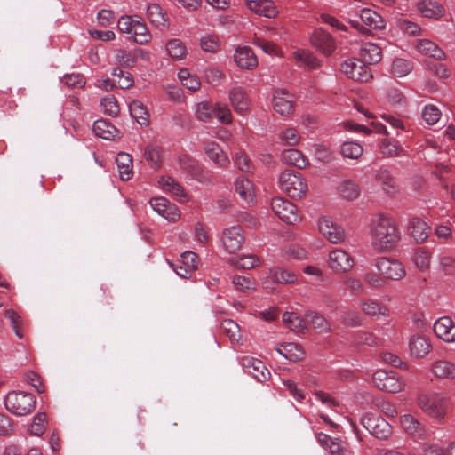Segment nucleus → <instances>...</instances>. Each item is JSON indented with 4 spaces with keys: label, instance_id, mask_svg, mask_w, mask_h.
Here are the masks:
<instances>
[{
    "label": "nucleus",
    "instance_id": "f03ea898",
    "mask_svg": "<svg viewBox=\"0 0 455 455\" xmlns=\"http://www.w3.org/2000/svg\"><path fill=\"white\" fill-rule=\"evenodd\" d=\"M280 188L291 198L300 199L307 192V184L299 172L283 171L279 176Z\"/></svg>",
    "mask_w": 455,
    "mask_h": 455
},
{
    "label": "nucleus",
    "instance_id": "69168bd1",
    "mask_svg": "<svg viewBox=\"0 0 455 455\" xmlns=\"http://www.w3.org/2000/svg\"><path fill=\"white\" fill-rule=\"evenodd\" d=\"M396 27L401 31L410 36H418L421 32L420 27L417 23L406 19H398L396 20Z\"/></svg>",
    "mask_w": 455,
    "mask_h": 455
},
{
    "label": "nucleus",
    "instance_id": "c85d7f7f",
    "mask_svg": "<svg viewBox=\"0 0 455 455\" xmlns=\"http://www.w3.org/2000/svg\"><path fill=\"white\" fill-rule=\"evenodd\" d=\"M131 116L140 126L149 124V113L146 106L140 100H132L129 104Z\"/></svg>",
    "mask_w": 455,
    "mask_h": 455
},
{
    "label": "nucleus",
    "instance_id": "423d86ee",
    "mask_svg": "<svg viewBox=\"0 0 455 455\" xmlns=\"http://www.w3.org/2000/svg\"><path fill=\"white\" fill-rule=\"evenodd\" d=\"M361 424L378 439L385 440L392 433L390 424L383 418L373 413L367 412L363 414L361 417Z\"/></svg>",
    "mask_w": 455,
    "mask_h": 455
},
{
    "label": "nucleus",
    "instance_id": "6e6552de",
    "mask_svg": "<svg viewBox=\"0 0 455 455\" xmlns=\"http://www.w3.org/2000/svg\"><path fill=\"white\" fill-rule=\"evenodd\" d=\"M271 206L275 215L283 222L295 225L300 221L296 205L290 201L276 197L272 200Z\"/></svg>",
    "mask_w": 455,
    "mask_h": 455
},
{
    "label": "nucleus",
    "instance_id": "39448f33",
    "mask_svg": "<svg viewBox=\"0 0 455 455\" xmlns=\"http://www.w3.org/2000/svg\"><path fill=\"white\" fill-rule=\"evenodd\" d=\"M373 265L384 279L399 281L406 275V269L403 263L395 259L379 257L374 260Z\"/></svg>",
    "mask_w": 455,
    "mask_h": 455
},
{
    "label": "nucleus",
    "instance_id": "774afa93",
    "mask_svg": "<svg viewBox=\"0 0 455 455\" xmlns=\"http://www.w3.org/2000/svg\"><path fill=\"white\" fill-rule=\"evenodd\" d=\"M249 374L259 382L267 380L270 375L264 363L259 359L255 362L253 367L249 370Z\"/></svg>",
    "mask_w": 455,
    "mask_h": 455
},
{
    "label": "nucleus",
    "instance_id": "49530a36",
    "mask_svg": "<svg viewBox=\"0 0 455 455\" xmlns=\"http://www.w3.org/2000/svg\"><path fill=\"white\" fill-rule=\"evenodd\" d=\"M363 152V147L356 142H344L340 147V153L346 158L358 159Z\"/></svg>",
    "mask_w": 455,
    "mask_h": 455
},
{
    "label": "nucleus",
    "instance_id": "f257e3e1",
    "mask_svg": "<svg viewBox=\"0 0 455 455\" xmlns=\"http://www.w3.org/2000/svg\"><path fill=\"white\" fill-rule=\"evenodd\" d=\"M369 235L372 250L379 253L393 251L401 240V232L395 220L383 213L371 220Z\"/></svg>",
    "mask_w": 455,
    "mask_h": 455
},
{
    "label": "nucleus",
    "instance_id": "72a5a7b5",
    "mask_svg": "<svg viewBox=\"0 0 455 455\" xmlns=\"http://www.w3.org/2000/svg\"><path fill=\"white\" fill-rule=\"evenodd\" d=\"M283 321L295 333L303 334L307 331L305 321L297 313L285 312L283 315Z\"/></svg>",
    "mask_w": 455,
    "mask_h": 455
},
{
    "label": "nucleus",
    "instance_id": "f3484780",
    "mask_svg": "<svg viewBox=\"0 0 455 455\" xmlns=\"http://www.w3.org/2000/svg\"><path fill=\"white\" fill-rule=\"evenodd\" d=\"M432 375L443 380H455V363L442 358L435 361L430 367Z\"/></svg>",
    "mask_w": 455,
    "mask_h": 455
},
{
    "label": "nucleus",
    "instance_id": "4be33fe9",
    "mask_svg": "<svg viewBox=\"0 0 455 455\" xmlns=\"http://www.w3.org/2000/svg\"><path fill=\"white\" fill-rule=\"evenodd\" d=\"M400 423L404 431L413 438L423 439L426 436L425 426L413 415H403Z\"/></svg>",
    "mask_w": 455,
    "mask_h": 455
},
{
    "label": "nucleus",
    "instance_id": "dca6fc26",
    "mask_svg": "<svg viewBox=\"0 0 455 455\" xmlns=\"http://www.w3.org/2000/svg\"><path fill=\"white\" fill-rule=\"evenodd\" d=\"M311 44L325 55H331L336 49L333 37L323 29H316L310 37Z\"/></svg>",
    "mask_w": 455,
    "mask_h": 455
},
{
    "label": "nucleus",
    "instance_id": "a19ab883",
    "mask_svg": "<svg viewBox=\"0 0 455 455\" xmlns=\"http://www.w3.org/2000/svg\"><path fill=\"white\" fill-rule=\"evenodd\" d=\"M259 263V259L254 254H243L229 259V264L241 269H251Z\"/></svg>",
    "mask_w": 455,
    "mask_h": 455
},
{
    "label": "nucleus",
    "instance_id": "58836bf2",
    "mask_svg": "<svg viewBox=\"0 0 455 455\" xmlns=\"http://www.w3.org/2000/svg\"><path fill=\"white\" fill-rule=\"evenodd\" d=\"M131 35L133 40L139 44H147L151 39L150 32L148 31L146 24L140 18L136 19V22L133 24Z\"/></svg>",
    "mask_w": 455,
    "mask_h": 455
},
{
    "label": "nucleus",
    "instance_id": "79ce46f5",
    "mask_svg": "<svg viewBox=\"0 0 455 455\" xmlns=\"http://www.w3.org/2000/svg\"><path fill=\"white\" fill-rule=\"evenodd\" d=\"M339 193L347 200H355L360 195V188L355 181L345 180L339 186Z\"/></svg>",
    "mask_w": 455,
    "mask_h": 455
},
{
    "label": "nucleus",
    "instance_id": "4d7b16f0",
    "mask_svg": "<svg viewBox=\"0 0 455 455\" xmlns=\"http://www.w3.org/2000/svg\"><path fill=\"white\" fill-rule=\"evenodd\" d=\"M279 140L284 145L295 146L300 140V135L295 128L288 127L280 132Z\"/></svg>",
    "mask_w": 455,
    "mask_h": 455
},
{
    "label": "nucleus",
    "instance_id": "e2e57ef3",
    "mask_svg": "<svg viewBox=\"0 0 455 455\" xmlns=\"http://www.w3.org/2000/svg\"><path fill=\"white\" fill-rule=\"evenodd\" d=\"M100 106L103 112L110 116H116L120 112L119 105L114 96L103 98L100 101Z\"/></svg>",
    "mask_w": 455,
    "mask_h": 455
},
{
    "label": "nucleus",
    "instance_id": "20e7f679",
    "mask_svg": "<svg viewBox=\"0 0 455 455\" xmlns=\"http://www.w3.org/2000/svg\"><path fill=\"white\" fill-rule=\"evenodd\" d=\"M448 397L433 393L419 398V408L428 416L437 419H444L448 408Z\"/></svg>",
    "mask_w": 455,
    "mask_h": 455
},
{
    "label": "nucleus",
    "instance_id": "0eeeda50",
    "mask_svg": "<svg viewBox=\"0 0 455 455\" xmlns=\"http://www.w3.org/2000/svg\"><path fill=\"white\" fill-rule=\"evenodd\" d=\"M372 381L379 389L388 393H398L404 387L403 381L395 371L379 370L374 372Z\"/></svg>",
    "mask_w": 455,
    "mask_h": 455
},
{
    "label": "nucleus",
    "instance_id": "3c124183",
    "mask_svg": "<svg viewBox=\"0 0 455 455\" xmlns=\"http://www.w3.org/2000/svg\"><path fill=\"white\" fill-rule=\"evenodd\" d=\"M412 260L416 267L424 272L430 267V253L424 248H419L415 251Z\"/></svg>",
    "mask_w": 455,
    "mask_h": 455
},
{
    "label": "nucleus",
    "instance_id": "e433bc0d",
    "mask_svg": "<svg viewBox=\"0 0 455 455\" xmlns=\"http://www.w3.org/2000/svg\"><path fill=\"white\" fill-rule=\"evenodd\" d=\"M360 18L371 28L381 29L385 28V20L375 11L364 8L361 11Z\"/></svg>",
    "mask_w": 455,
    "mask_h": 455
},
{
    "label": "nucleus",
    "instance_id": "0e129e2a",
    "mask_svg": "<svg viewBox=\"0 0 455 455\" xmlns=\"http://www.w3.org/2000/svg\"><path fill=\"white\" fill-rule=\"evenodd\" d=\"M133 56V52L121 49L115 52L116 63L125 68H132L135 66L136 63Z\"/></svg>",
    "mask_w": 455,
    "mask_h": 455
},
{
    "label": "nucleus",
    "instance_id": "aec40b11",
    "mask_svg": "<svg viewBox=\"0 0 455 455\" xmlns=\"http://www.w3.org/2000/svg\"><path fill=\"white\" fill-rule=\"evenodd\" d=\"M434 331L446 342L455 341V323L449 316L438 318L434 323Z\"/></svg>",
    "mask_w": 455,
    "mask_h": 455
},
{
    "label": "nucleus",
    "instance_id": "338daca9",
    "mask_svg": "<svg viewBox=\"0 0 455 455\" xmlns=\"http://www.w3.org/2000/svg\"><path fill=\"white\" fill-rule=\"evenodd\" d=\"M214 116L222 124H229L232 123V114L226 104L220 102L215 104Z\"/></svg>",
    "mask_w": 455,
    "mask_h": 455
},
{
    "label": "nucleus",
    "instance_id": "ea45409f",
    "mask_svg": "<svg viewBox=\"0 0 455 455\" xmlns=\"http://www.w3.org/2000/svg\"><path fill=\"white\" fill-rule=\"evenodd\" d=\"M305 315L316 332L324 333L331 331L330 323L323 315L317 312L309 311L307 312Z\"/></svg>",
    "mask_w": 455,
    "mask_h": 455
},
{
    "label": "nucleus",
    "instance_id": "864d4df0",
    "mask_svg": "<svg viewBox=\"0 0 455 455\" xmlns=\"http://www.w3.org/2000/svg\"><path fill=\"white\" fill-rule=\"evenodd\" d=\"M380 153L387 157H395L403 152V148L396 142L382 140L379 142Z\"/></svg>",
    "mask_w": 455,
    "mask_h": 455
},
{
    "label": "nucleus",
    "instance_id": "393cba45",
    "mask_svg": "<svg viewBox=\"0 0 455 455\" xmlns=\"http://www.w3.org/2000/svg\"><path fill=\"white\" fill-rule=\"evenodd\" d=\"M415 48L419 53L437 60H444L446 59L445 52L435 43L428 39H418L415 42Z\"/></svg>",
    "mask_w": 455,
    "mask_h": 455
},
{
    "label": "nucleus",
    "instance_id": "603ef678",
    "mask_svg": "<svg viewBox=\"0 0 455 455\" xmlns=\"http://www.w3.org/2000/svg\"><path fill=\"white\" fill-rule=\"evenodd\" d=\"M341 323L348 327H356L363 324V317L361 314L355 309L343 311L340 315Z\"/></svg>",
    "mask_w": 455,
    "mask_h": 455
},
{
    "label": "nucleus",
    "instance_id": "6e6d98bb",
    "mask_svg": "<svg viewBox=\"0 0 455 455\" xmlns=\"http://www.w3.org/2000/svg\"><path fill=\"white\" fill-rule=\"evenodd\" d=\"M200 46L204 52L213 53L219 50L220 41L217 35L207 34L201 37Z\"/></svg>",
    "mask_w": 455,
    "mask_h": 455
},
{
    "label": "nucleus",
    "instance_id": "37998d69",
    "mask_svg": "<svg viewBox=\"0 0 455 455\" xmlns=\"http://www.w3.org/2000/svg\"><path fill=\"white\" fill-rule=\"evenodd\" d=\"M413 70V63L408 60L396 58L392 61L391 72L397 77H403Z\"/></svg>",
    "mask_w": 455,
    "mask_h": 455
},
{
    "label": "nucleus",
    "instance_id": "2f4dec72",
    "mask_svg": "<svg viewBox=\"0 0 455 455\" xmlns=\"http://www.w3.org/2000/svg\"><path fill=\"white\" fill-rule=\"evenodd\" d=\"M281 160L287 165H294L299 169L306 167L308 164L305 156L295 148L283 150L281 155Z\"/></svg>",
    "mask_w": 455,
    "mask_h": 455
},
{
    "label": "nucleus",
    "instance_id": "6ab92c4d",
    "mask_svg": "<svg viewBox=\"0 0 455 455\" xmlns=\"http://www.w3.org/2000/svg\"><path fill=\"white\" fill-rule=\"evenodd\" d=\"M204 151L216 167L226 168L230 163L228 155L215 141H207L204 143Z\"/></svg>",
    "mask_w": 455,
    "mask_h": 455
},
{
    "label": "nucleus",
    "instance_id": "7ed1b4c3",
    "mask_svg": "<svg viewBox=\"0 0 455 455\" xmlns=\"http://www.w3.org/2000/svg\"><path fill=\"white\" fill-rule=\"evenodd\" d=\"M4 405L12 414L24 416L34 411L36 407V398L29 393L12 391L6 395Z\"/></svg>",
    "mask_w": 455,
    "mask_h": 455
},
{
    "label": "nucleus",
    "instance_id": "a878e982",
    "mask_svg": "<svg viewBox=\"0 0 455 455\" xmlns=\"http://www.w3.org/2000/svg\"><path fill=\"white\" fill-rule=\"evenodd\" d=\"M360 57L365 64H377L382 59L381 48L371 42H364L360 48Z\"/></svg>",
    "mask_w": 455,
    "mask_h": 455
},
{
    "label": "nucleus",
    "instance_id": "9b49d317",
    "mask_svg": "<svg viewBox=\"0 0 455 455\" xmlns=\"http://www.w3.org/2000/svg\"><path fill=\"white\" fill-rule=\"evenodd\" d=\"M245 241L243 230L240 226H232L223 230L221 243L228 253H235L242 248Z\"/></svg>",
    "mask_w": 455,
    "mask_h": 455
},
{
    "label": "nucleus",
    "instance_id": "cd10ccee",
    "mask_svg": "<svg viewBox=\"0 0 455 455\" xmlns=\"http://www.w3.org/2000/svg\"><path fill=\"white\" fill-rule=\"evenodd\" d=\"M116 163L120 179L122 180H131L133 174L132 156L128 153L120 152L116 157Z\"/></svg>",
    "mask_w": 455,
    "mask_h": 455
},
{
    "label": "nucleus",
    "instance_id": "c756f323",
    "mask_svg": "<svg viewBox=\"0 0 455 455\" xmlns=\"http://www.w3.org/2000/svg\"><path fill=\"white\" fill-rule=\"evenodd\" d=\"M93 132L104 140H114L118 133L117 129L108 120L99 119L93 123Z\"/></svg>",
    "mask_w": 455,
    "mask_h": 455
},
{
    "label": "nucleus",
    "instance_id": "b1692460",
    "mask_svg": "<svg viewBox=\"0 0 455 455\" xmlns=\"http://www.w3.org/2000/svg\"><path fill=\"white\" fill-rule=\"evenodd\" d=\"M409 348L411 356L423 358L431 352L432 345L430 340L425 336L415 334L410 339Z\"/></svg>",
    "mask_w": 455,
    "mask_h": 455
},
{
    "label": "nucleus",
    "instance_id": "5fc2aeb1",
    "mask_svg": "<svg viewBox=\"0 0 455 455\" xmlns=\"http://www.w3.org/2000/svg\"><path fill=\"white\" fill-rule=\"evenodd\" d=\"M294 58L302 65L313 69L318 67V60L308 51L299 49L294 52Z\"/></svg>",
    "mask_w": 455,
    "mask_h": 455
},
{
    "label": "nucleus",
    "instance_id": "2eb2a0df",
    "mask_svg": "<svg viewBox=\"0 0 455 455\" xmlns=\"http://www.w3.org/2000/svg\"><path fill=\"white\" fill-rule=\"evenodd\" d=\"M179 165L191 179L200 182L206 180L204 172L201 164L189 155H182L179 157Z\"/></svg>",
    "mask_w": 455,
    "mask_h": 455
},
{
    "label": "nucleus",
    "instance_id": "1a4fd4ad",
    "mask_svg": "<svg viewBox=\"0 0 455 455\" xmlns=\"http://www.w3.org/2000/svg\"><path fill=\"white\" fill-rule=\"evenodd\" d=\"M341 71L350 79L358 82H368L372 78L368 66L360 60L348 59L340 66Z\"/></svg>",
    "mask_w": 455,
    "mask_h": 455
},
{
    "label": "nucleus",
    "instance_id": "052dcab7",
    "mask_svg": "<svg viewBox=\"0 0 455 455\" xmlns=\"http://www.w3.org/2000/svg\"><path fill=\"white\" fill-rule=\"evenodd\" d=\"M232 283L240 291L246 292L256 290L255 282L250 277L235 275L232 279Z\"/></svg>",
    "mask_w": 455,
    "mask_h": 455
},
{
    "label": "nucleus",
    "instance_id": "9d476101",
    "mask_svg": "<svg viewBox=\"0 0 455 455\" xmlns=\"http://www.w3.org/2000/svg\"><path fill=\"white\" fill-rule=\"evenodd\" d=\"M354 264V258L344 250L335 249L329 252L328 267L336 274L349 272Z\"/></svg>",
    "mask_w": 455,
    "mask_h": 455
},
{
    "label": "nucleus",
    "instance_id": "7c9ffc66",
    "mask_svg": "<svg viewBox=\"0 0 455 455\" xmlns=\"http://www.w3.org/2000/svg\"><path fill=\"white\" fill-rule=\"evenodd\" d=\"M408 228L416 242L425 241L430 231L428 225L419 218L411 219Z\"/></svg>",
    "mask_w": 455,
    "mask_h": 455
},
{
    "label": "nucleus",
    "instance_id": "8fccbe9b",
    "mask_svg": "<svg viewBox=\"0 0 455 455\" xmlns=\"http://www.w3.org/2000/svg\"><path fill=\"white\" fill-rule=\"evenodd\" d=\"M352 343L356 347L363 345L371 347L377 345V338L371 332L357 331H355L352 335Z\"/></svg>",
    "mask_w": 455,
    "mask_h": 455
},
{
    "label": "nucleus",
    "instance_id": "bb28decb",
    "mask_svg": "<svg viewBox=\"0 0 455 455\" xmlns=\"http://www.w3.org/2000/svg\"><path fill=\"white\" fill-rule=\"evenodd\" d=\"M229 100L234 110L243 115L249 108V100L242 87H235L229 92Z\"/></svg>",
    "mask_w": 455,
    "mask_h": 455
},
{
    "label": "nucleus",
    "instance_id": "c03bdc74",
    "mask_svg": "<svg viewBox=\"0 0 455 455\" xmlns=\"http://www.w3.org/2000/svg\"><path fill=\"white\" fill-rule=\"evenodd\" d=\"M168 54L174 60H180L187 55V49L184 44L179 39L169 40L166 44Z\"/></svg>",
    "mask_w": 455,
    "mask_h": 455
},
{
    "label": "nucleus",
    "instance_id": "680f3d73",
    "mask_svg": "<svg viewBox=\"0 0 455 455\" xmlns=\"http://www.w3.org/2000/svg\"><path fill=\"white\" fill-rule=\"evenodd\" d=\"M381 361L385 363L390 364L394 367L408 370L409 366L407 363L403 362L402 358L392 352L385 351L380 354Z\"/></svg>",
    "mask_w": 455,
    "mask_h": 455
},
{
    "label": "nucleus",
    "instance_id": "ddd939ff",
    "mask_svg": "<svg viewBox=\"0 0 455 455\" xmlns=\"http://www.w3.org/2000/svg\"><path fill=\"white\" fill-rule=\"evenodd\" d=\"M273 108L281 116H289L294 111V96L283 89L275 90L273 94Z\"/></svg>",
    "mask_w": 455,
    "mask_h": 455
},
{
    "label": "nucleus",
    "instance_id": "4c0bfd02",
    "mask_svg": "<svg viewBox=\"0 0 455 455\" xmlns=\"http://www.w3.org/2000/svg\"><path fill=\"white\" fill-rule=\"evenodd\" d=\"M235 190L247 203H252L254 201L255 193L252 183L245 178H238L235 180Z\"/></svg>",
    "mask_w": 455,
    "mask_h": 455
},
{
    "label": "nucleus",
    "instance_id": "412c9836",
    "mask_svg": "<svg viewBox=\"0 0 455 455\" xmlns=\"http://www.w3.org/2000/svg\"><path fill=\"white\" fill-rule=\"evenodd\" d=\"M417 10L421 16L439 20L445 14V8L442 4L433 0H420L417 3Z\"/></svg>",
    "mask_w": 455,
    "mask_h": 455
},
{
    "label": "nucleus",
    "instance_id": "4468645a",
    "mask_svg": "<svg viewBox=\"0 0 455 455\" xmlns=\"http://www.w3.org/2000/svg\"><path fill=\"white\" fill-rule=\"evenodd\" d=\"M198 256L193 251H185L180 255L179 265H170L173 267L176 274L182 278H189L192 273L197 268Z\"/></svg>",
    "mask_w": 455,
    "mask_h": 455
},
{
    "label": "nucleus",
    "instance_id": "de8ad7c7",
    "mask_svg": "<svg viewBox=\"0 0 455 455\" xmlns=\"http://www.w3.org/2000/svg\"><path fill=\"white\" fill-rule=\"evenodd\" d=\"M214 108L210 101H201L196 105V116L202 122H208L214 116Z\"/></svg>",
    "mask_w": 455,
    "mask_h": 455
},
{
    "label": "nucleus",
    "instance_id": "f704fd0d",
    "mask_svg": "<svg viewBox=\"0 0 455 455\" xmlns=\"http://www.w3.org/2000/svg\"><path fill=\"white\" fill-rule=\"evenodd\" d=\"M276 351L283 357L292 362L301 360L305 355L303 348L299 345L292 342L282 345Z\"/></svg>",
    "mask_w": 455,
    "mask_h": 455
},
{
    "label": "nucleus",
    "instance_id": "f8f14e48",
    "mask_svg": "<svg viewBox=\"0 0 455 455\" xmlns=\"http://www.w3.org/2000/svg\"><path fill=\"white\" fill-rule=\"evenodd\" d=\"M320 233L331 243H341L345 241L346 235L343 228L329 217H322L318 221Z\"/></svg>",
    "mask_w": 455,
    "mask_h": 455
},
{
    "label": "nucleus",
    "instance_id": "5701e85b",
    "mask_svg": "<svg viewBox=\"0 0 455 455\" xmlns=\"http://www.w3.org/2000/svg\"><path fill=\"white\" fill-rule=\"evenodd\" d=\"M234 60L243 69H252L258 65L256 55L248 46L237 47L234 53Z\"/></svg>",
    "mask_w": 455,
    "mask_h": 455
},
{
    "label": "nucleus",
    "instance_id": "09e8293b",
    "mask_svg": "<svg viewBox=\"0 0 455 455\" xmlns=\"http://www.w3.org/2000/svg\"><path fill=\"white\" fill-rule=\"evenodd\" d=\"M270 277L273 282L277 283H293L297 276L294 273L283 270L282 268H274L270 270Z\"/></svg>",
    "mask_w": 455,
    "mask_h": 455
},
{
    "label": "nucleus",
    "instance_id": "13d9d810",
    "mask_svg": "<svg viewBox=\"0 0 455 455\" xmlns=\"http://www.w3.org/2000/svg\"><path fill=\"white\" fill-rule=\"evenodd\" d=\"M376 180L387 193H391L395 187V180L387 170H379L376 173Z\"/></svg>",
    "mask_w": 455,
    "mask_h": 455
},
{
    "label": "nucleus",
    "instance_id": "a18cd8bd",
    "mask_svg": "<svg viewBox=\"0 0 455 455\" xmlns=\"http://www.w3.org/2000/svg\"><path fill=\"white\" fill-rule=\"evenodd\" d=\"M342 283L353 295H361L364 292V285L360 278L354 275H345Z\"/></svg>",
    "mask_w": 455,
    "mask_h": 455
},
{
    "label": "nucleus",
    "instance_id": "473e14b6",
    "mask_svg": "<svg viewBox=\"0 0 455 455\" xmlns=\"http://www.w3.org/2000/svg\"><path fill=\"white\" fill-rule=\"evenodd\" d=\"M360 307L363 312L369 316H387L388 309L382 306L378 300L372 299H363L360 301Z\"/></svg>",
    "mask_w": 455,
    "mask_h": 455
},
{
    "label": "nucleus",
    "instance_id": "a211bd4d",
    "mask_svg": "<svg viewBox=\"0 0 455 455\" xmlns=\"http://www.w3.org/2000/svg\"><path fill=\"white\" fill-rule=\"evenodd\" d=\"M245 5L257 15L268 19H274L278 14V10L271 0H246Z\"/></svg>",
    "mask_w": 455,
    "mask_h": 455
},
{
    "label": "nucleus",
    "instance_id": "c9c22d12",
    "mask_svg": "<svg viewBox=\"0 0 455 455\" xmlns=\"http://www.w3.org/2000/svg\"><path fill=\"white\" fill-rule=\"evenodd\" d=\"M147 16L149 21L156 27L168 28L166 13L156 4H150L147 10Z\"/></svg>",
    "mask_w": 455,
    "mask_h": 455
},
{
    "label": "nucleus",
    "instance_id": "bf43d9fd",
    "mask_svg": "<svg viewBox=\"0 0 455 455\" xmlns=\"http://www.w3.org/2000/svg\"><path fill=\"white\" fill-rule=\"evenodd\" d=\"M351 128L355 132H360L364 134H369L371 132L381 133V134H388L387 131V127L377 121H373L371 123V127L363 125V124H350Z\"/></svg>",
    "mask_w": 455,
    "mask_h": 455
}]
</instances>
